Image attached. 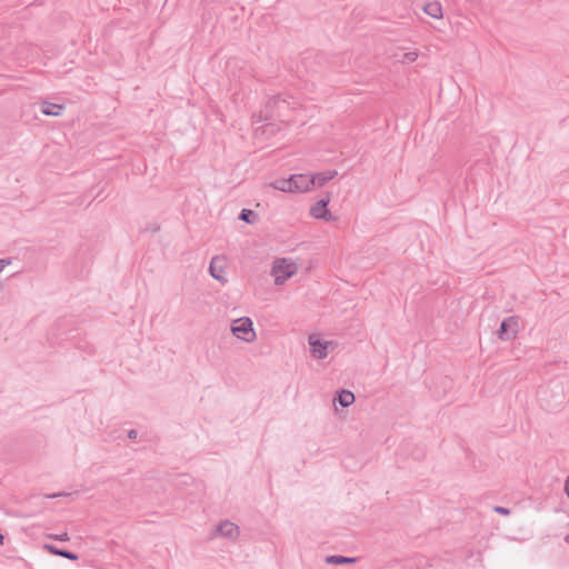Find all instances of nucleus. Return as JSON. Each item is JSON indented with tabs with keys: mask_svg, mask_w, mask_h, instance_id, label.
Returning <instances> with one entry per match:
<instances>
[{
	"mask_svg": "<svg viewBox=\"0 0 569 569\" xmlns=\"http://www.w3.org/2000/svg\"><path fill=\"white\" fill-rule=\"evenodd\" d=\"M296 106L295 99L286 93H278L271 96L266 102L263 113V119L272 120V119H281L286 117L287 112L292 110Z\"/></svg>",
	"mask_w": 569,
	"mask_h": 569,
	"instance_id": "f257e3e1",
	"label": "nucleus"
},
{
	"mask_svg": "<svg viewBox=\"0 0 569 569\" xmlns=\"http://www.w3.org/2000/svg\"><path fill=\"white\" fill-rule=\"evenodd\" d=\"M270 187L282 192H306L312 187V179L309 174H291L289 178L276 179Z\"/></svg>",
	"mask_w": 569,
	"mask_h": 569,
	"instance_id": "f03ea898",
	"label": "nucleus"
},
{
	"mask_svg": "<svg viewBox=\"0 0 569 569\" xmlns=\"http://www.w3.org/2000/svg\"><path fill=\"white\" fill-rule=\"evenodd\" d=\"M539 393L541 401L546 402V407L550 411L558 409L563 403L565 396L562 389L556 382H551L547 387L541 388Z\"/></svg>",
	"mask_w": 569,
	"mask_h": 569,
	"instance_id": "7ed1b4c3",
	"label": "nucleus"
},
{
	"mask_svg": "<svg viewBox=\"0 0 569 569\" xmlns=\"http://www.w3.org/2000/svg\"><path fill=\"white\" fill-rule=\"evenodd\" d=\"M231 332L240 340L251 342L256 339L253 322L249 317L236 319L231 323Z\"/></svg>",
	"mask_w": 569,
	"mask_h": 569,
	"instance_id": "20e7f679",
	"label": "nucleus"
},
{
	"mask_svg": "<svg viewBox=\"0 0 569 569\" xmlns=\"http://www.w3.org/2000/svg\"><path fill=\"white\" fill-rule=\"evenodd\" d=\"M297 272L296 263L288 261L287 259H277L271 269V273L274 276V283L282 284L289 278Z\"/></svg>",
	"mask_w": 569,
	"mask_h": 569,
	"instance_id": "39448f33",
	"label": "nucleus"
},
{
	"mask_svg": "<svg viewBox=\"0 0 569 569\" xmlns=\"http://www.w3.org/2000/svg\"><path fill=\"white\" fill-rule=\"evenodd\" d=\"M519 331V317L509 316L505 318L497 331L498 338L502 341H509L516 338Z\"/></svg>",
	"mask_w": 569,
	"mask_h": 569,
	"instance_id": "423d86ee",
	"label": "nucleus"
},
{
	"mask_svg": "<svg viewBox=\"0 0 569 569\" xmlns=\"http://www.w3.org/2000/svg\"><path fill=\"white\" fill-rule=\"evenodd\" d=\"M330 202V193H327L325 197L319 199L316 203L310 207V214L320 220L332 221L336 218L331 214V212L327 209V206Z\"/></svg>",
	"mask_w": 569,
	"mask_h": 569,
	"instance_id": "0eeeda50",
	"label": "nucleus"
},
{
	"mask_svg": "<svg viewBox=\"0 0 569 569\" xmlns=\"http://www.w3.org/2000/svg\"><path fill=\"white\" fill-rule=\"evenodd\" d=\"M308 342L310 346L311 355L319 360H322L328 355V347L331 345V341H323L316 335H310L308 338Z\"/></svg>",
	"mask_w": 569,
	"mask_h": 569,
	"instance_id": "6e6552de",
	"label": "nucleus"
},
{
	"mask_svg": "<svg viewBox=\"0 0 569 569\" xmlns=\"http://www.w3.org/2000/svg\"><path fill=\"white\" fill-rule=\"evenodd\" d=\"M216 533L231 541H236L239 538L240 530L236 523L223 520L216 527Z\"/></svg>",
	"mask_w": 569,
	"mask_h": 569,
	"instance_id": "1a4fd4ad",
	"label": "nucleus"
},
{
	"mask_svg": "<svg viewBox=\"0 0 569 569\" xmlns=\"http://www.w3.org/2000/svg\"><path fill=\"white\" fill-rule=\"evenodd\" d=\"M224 261H226V258L223 256H216L211 259L210 266H209L210 276L212 278H214L216 280H219L220 282L226 281V279L223 278Z\"/></svg>",
	"mask_w": 569,
	"mask_h": 569,
	"instance_id": "9d476101",
	"label": "nucleus"
},
{
	"mask_svg": "<svg viewBox=\"0 0 569 569\" xmlns=\"http://www.w3.org/2000/svg\"><path fill=\"white\" fill-rule=\"evenodd\" d=\"M43 549L48 551L51 555L59 556L72 561H76L79 559V556L70 550L58 548L54 545L44 543Z\"/></svg>",
	"mask_w": 569,
	"mask_h": 569,
	"instance_id": "9b49d317",
	"label": "nucleus"
},
{
	"mask_svg": "<svg viewBox=\"0 0 569 569\" xmlns=\"http://www.w3.org/2000/svg\"><path fill=\"white\" fill-rule=\"evenodd\" d=\"M359 560L358 557H347L340 555H330L325 558L327 565L341 566V565H355Z\"/></svg>",
	"mask_w": 569,
	"mask_h": 569,
	"instance_id": "f8f14e48",
	"label": "nucleus"
},
{
	"mask_svg": "<svg viewBox=\"0 0 569 569\" xmlns=\"http://www.w3.org/2000/svg\"><path fill=\"white\" fill-rule=\"evenodd\" d=\"M337 176L336 170H327L310 176L312 179V186L322 187L327 182L331 181Z\"/></svg>",
	"mask_w": 569,
	"mask_h": 569,
	"instance_id": "ddd939ff",
	"label": "nucleus"
},
{
	"mask_svg": "<svg viewBox=\"0 0 569 569\" xmlns=\"http://www.w3.org/2000/svg\"><path fill=\"white\" fill-rule=\"evenodd\" d=\"M355 395L350 390L342 389L337 392L333 402L339 403L342 408H347L355 402Z\"/></svg>",
	"mask_w": 569,
	"mask_h": 569,
	"instance_id": "4468645a",
	"label": "nucleus"
},
{
	"mask_svg": "<svg viewBox=\"0 0 569 569\" xmlns=\"http://www.w3.org/2000/svg\"><path fill=\"white\" fill-rule=\"evenodd\" d=\"M63 108L64 107L62 104L43 101L41 104V112L46 116L57 117V116L61 114V111L63 110Z\"/></svg>",
	"mask_w": 569,
	"mask_h": 569,
	"instance_id": "2eb2a0df",
	"label": "nucleus"
},
{
	"mask_svg": "<svg viewBox=\"0 0 569 569\" xmlns=\"http://www.w3.org/2000/svg\"><path fill=\"white\" fill-rule=\"evenodd\" d=\"M425 13L428 16L439 19L442 17V7L439 2H429L423 8Z\"/></svg>",
	"mask_w": 569,
	"mask_h": 569,
	"instance_id": "dca6fc26",
	"label": "nucleus"
},
{
	"mask_svg": "<svg viewBox=\"0 0 569 569\" xmlns=\"http://www.w3.org/2000/svg\"><path fill=\"white\" fill-rule=\"evenodd\" d=\"M239 219L246 223L252 224L258 219V213L251 209H242Z\"/></svg>",
	"mask_w": 569,
	"mask_h": 569,
	"instance_id": "f3484780",
	"label": "nucleus"
},
{
	"mask_svg": "<svg viewBox=\"0 0 569 569\" xmlns=\"http://www.w3.org/2000/svg\"><path fill=\"white\" fill-rule=\"evenodd\" d=\"M48 538L54 539L58 541H69V535L67 532L60 533V535H49Z\"/></svg>",
	"mask_w": 569,
	"mask_h": 569,
	"instance_id": "a211bd4d",
	"label": "nucleus"
},
{
	"mask_svg": "<svg viewBox=\"0 0 569 569\" xmlns=\"http://www.w3.org/2000/svg\"><path fill=\"white\" fill-rule=\"evenodd\" d=\"M493 511L502 516H509L511 513L509 508L502 506H495Z\"/></svg>",
	"mask_w": 569,
	"mask_h": 569,
	"instance_id": "6ab92c4d",
	"label": "nucleus"
},
{
	"mask_svg": "<svg viewBox=\"0 0 569 569\" xmlns=\"http://www.w3.org/2000/svg\"><path fill=\"white\" fill-rule=\"evenodd\" d=\"M10 263H11V259H10V258H9V259H0V272L2 271V269H3L6 266H8V264H10Z\"/></svg>",
	"mask_w": 569,
	"mask_h": 569,
	"instance_id": "aec40b11",
	"label": "nucleus"
},
{
	"mask_svg": "<svg viewBox=\"0 0 569 569\" xmlns=\"http://www.w3.org/2000/svg\"><path fill=\"white\" fill-rule=\"evenodd\" d=\"M68 495L69 493H64V492H56V493L47 495L46 497L49 499H53V498L63 497V496H68Z\"/></svg>",
	"mask_w": 569,
	"mask_h": 569,
	"instance_id": "412c9836",
	"label": "nucleus"
},
{
	"mask_svg": "<svg viewBox=\"0 0 569 569\" xmlns=\"http://www.w3.org/2000/svg\"><path fill=\"white\" fill-rule=\"evenodd\" d=\"M405 57L409 60V61H415L418 57V54L416 52H408L405 54Z\"/></svg>",
	"mask_w": 569,
	"mask_h": 569,
	"instance_id": "4be33fe9",
	"label": "nucleus"
},
{
	"mask_svg": "<svg viewBox=\"0 0 569 569\" xmlns=\"http://www.w3.org/2000/svg\"><path fill=\"white\" fill-rule=\"evenodd\" d=\"M565 493L569 499V475L566 477V480H565Z\"/></svg>",
	"mask_w": 569,
	"mask_h": 569,
	"instance_id": "5701e85b",
	"label": "nucleus"
},
{
	"mask_svg": "<svg viewBox=\"0 0 569 569\" xmlns=\"http://www.w3.org/2000/svg\"><path fill=\"white\" fill-rule=\"evenodd\" d=\"M137 436H138L137 430L131 429V430H129V431H128V438H129V439H136V438H137Z\"/></svg>",
	"mask_w": 569,
	"mask_h": 569,
	"instance_id": "b1692460",
	"label": "nucleus"
},
{
	"mask_svg": "<svg viewBox=\"0 0 569 569\" xmlns=\"http://www.w3.org/2000/svg\"><path fill=\"white\" fill-rule=\"evenodd\" d=\"M4 536L2 533H0V545L2 546L4 543Z\"/></svg>",
	"mask_w": 569,
	"mask_h": 569,
	"instance_id": "393cba45",
	"label": "nucleus"
},
{
	"mask_svg": "<svg viewBox=\"0 0 569 569\" xmlns=\"http://www.w3.org/2000/svg\"><path fill=\"white\" fill-rule=\"evenodd\" d=\"M563 540L569 543V532L565 536Z\"/></svg>",
	"mask_w": 569,
	"mask_h": 569,
	"instance_id": "a878e982",
	"label": "nucleus"
},
{
	"mask_svg": "<svg viewBox=\"0 0 569 569\" xmlns=\"http://www.w3.org/2000/svg\"><path fill=\"white\" fill-rule=\"evenodd\" d=\"M153 231H159V227L152 226Z\"/></svg>",
	"mask_w": 569,
	"mask_h": 569,
	"instance_id": "bb28decb",
	"label": "nucleus"
},
{
	"mask_svg": "<svg viewBox=\"0 0 569 569\" xmlns=\"http://www.w3.org/2000/svg\"><path fill=\"white\" fill-rule=\"evenodd\" d=\"M153 231H159V227L152 226Z\"/></svg>",
	"mask_w": 569,
	"mask_h": 569,
	"instance_id": "cd10ccee",
	"label": "nucleus"
}]
</instances>
